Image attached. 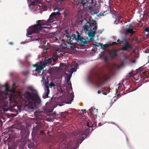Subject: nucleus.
<instances>
[{
  "instance_id": "1",
  "label": "nucleus",
  "mask_w": 149,
  "mask_h": 149,
  "mask_svg": "<svg viewBox=\"0 0 149 149\" xmlns=\"http://www.w3.org/2000/svg\"><path fill=\"white\" fill-rule=\"evenodd\" d=\"M60 15L59 11L56 13H52L50 15L49 17L46 22H44L42 20H38L36 21V24H35L33 26H30L27 31L26 35H31L33 33H38L42 29V26L45 25H48L53 23L54 21V18H55L57 16Z\"/></svg>"
},
{
  "instance_id": "2",
  "label": "nucleus",
  "mask_w": 149,
  "mask_h": 149,
  "mask_svg": "<svg viewBox=\"0 0 149 149\" xmlns=\"http://www.w3.org/2000/svg\"><path fill=\"white\" fill-rule=\"evenodd\" d=\"M64 31V35L66 38V43L68 44H73L74 43L72 41L74 40L76 41L77 43L79 46H84L87 44L86 39L81 36L78 31H76L77 35L74 33L71 34V32L69 31L68 30H65Z\"/></svg>"
},
{
  "instance_id": "3",
  "label": "nucleus",
  "mask_w": 149,
  "mask_h": 149,
  "mask_svg": "<svg viewBox=\"0 0 149 149\" xmlns=\"http://www.w3.org/2000/svg\"><path fill=\"white\" fill-rule=\"evenodd\" d=\"M24 96L26 100L28 102L29 105L31 109L35 108L36 104L39 105L41 103V99L36 91L30 92L26 91Z\"/></svg>"
},
{
  "instance_id": "4",
  "label": "nucleus",
  "mask_w": 149,
  "mask_h": 149,
  "mask_svg": "<svg viewBox=\"0 0 149 149\" xmlns=\"http://www.w3.org/2000/svg\"><path fill=\"white\" fill-rule=\"evenodd\" d=\"M88 28L95 32L97 28V25L95 21L92 22L87 21L85 25L83 27V30L86 33L88 31Z\"/></svg>"
},
{
  "instance_id": "5",
  "label": "nucleus",
  "mask_w": 149,
  "mask_h": 149,
  "mask_svg": "<svg viewBox=\"0 0 149 149\" xmlns=\"http://www.w3.org/2000/svg\"><path fill=\"white\" fill-rule=\"evenodd\" d=\"M53 82H51L49 84H46L45 85L46 89H45V92L43 93L42 97L44 99H45L46 98L48 97V95L49 93L50 90L49 89V88H52V87L56 86Z\"/></svg>"
},
{
  "instance_id": "6",
  "label": "nucleus",
  "mask_w": 149,
  "mask_h": 149,
  "mask_svg": "<svg viewBox=\"0 0 149 149\" xmlns=\"http://www.w3.org/2000/svg\"><path fill=\"white\" fill-rule=\"evenodd\" d=\"M89 124V122L87 123L86 126L88 127L86 128L85 130H79L78 132V134L80 135H85L87 136L89 134L91 130V128L95 126V125L94 124H93L92 125H90Z\"/></svg>"
},
{
  "instance_id": "7",
  "label": "nucleus",
  "mask_w": 149,
  "mask_h": 149,
  "mask_svg": "<svg viewBox=\"0 0 149 149\" xmlns=\"http://www.w3.org/2000/svg\"><path fill=\"white\" fill-rule=\"evenodd\" d=\"M118 50L115 49L110 50L108 53L109 57L111 59L114 58L118 55Z\"/></svg>"
},
{
  "instance_id": "8",
  "label": "nucleus",
  "mask_w": 149,
  "mask_h": 149,
  "mask_svg": "<svg viewBox=\"0 0 149 149\" xmlns=\"http://www.w3.org/2000/svg\"><path fill=\"white\" fill-rule=\"evenodd\" d=\"M125 43L122 47L121 50L125 51H127L128 49L132 48V45L127 42L126 39L124 40Z\"/></svg>"
},
{
  "instance_id": "9",
  "label": "nucleus",
  "mask_w": 149,
  "mask_h": 149,
  "mask_svg": "<svg viewBox=\"0 0 149 149\" xmlns=\"http://www.w3.org/2000/svg\"><path fill=\"white\" fill-rule=\"evenodd\" d=\"M33 67H36V68L34 70L36 71H39L42 70L43 68L45 67L46 65L41 63H38L36 64L33 65Z\"/></svg>"
},
{
  "instance_id": "10",
  "label": "nucleus",
  "mask_w": 149,
  "mask_h": 149,
  "mask_svg": "<svg viewBox=\"0 0 149 149\" xmlns=\"http://www.w3.org/2000/svg\"><path fill=\"white\" fill-rule=\"evenodd\" d=\"M132 27V26L130 25H129V28H126L125 31V34L126 35L130 34L132 36L135 33V31H133Z\"/></svg>"
},
{
  "instance_id": "11",
  "label": "nucleus",
  "mask_w": 149,
  "mask_h": 149,
  "mask_svg": "<svg viewBox=\"0 0 149 149\" xmlns=\"http://www.w3.org/2000/svg\"><path fill=\"white\" fill-rule=\"evenodd\" d=\"M67 139L65 137H64L62 139V141L60 143V148L61 149H66L67 148V147L66 142Z\"/></svg>"
},
{
  "instance_id": "12",
  "label": "nucleus",
  "mask_w": 149,
  "mask_h": 149,
  "mask_svg": "<svg viewBox=\"0 0 149 149\" xmlns=\"http://www.w3.org/2000/svg\"><path fill=\"white\" fill-rule=\"evenodd\" d=\"M100 3L99 5L97 6V4H95L94 5L95 8L93 11H91V13L93 14H97L100 11Z\"/></svg>"
},
{
  "instance_id": "13",
  "label": "nucleus",
  "mask_w": 149,
  "mask_h": 149,
  "mask_svg": "<svg viewBox=\"0 0 149 149\" xmlns=\"http://www.w3.org/2000/svg\"><path fill=\"white\" fill-rule=\"evenodd\" d=\"M4 93L2 91L0 92V102H4L5 101V99L7 97L6 95H3Z\"/></svg>"
},
{
  "instance_id": "14",
  "label": "nucleus",
  "mask_w": 149,
  "mask_h": 149,
  "mask_svg": "<svg viewBox=\"0 0 149 149\" xmlns=\"http://www.w3.org/2000/svg\"><path fill=\"white\" fill-rule=\"evenodd\" d=\"M101 90L103 93V94L104 95H107L110 92L109 88L107 87H102L101 88Z\"/></svg>"
},
{
  "instance_id": "15",
  "label": "nucleus",
  "mask_w": 149,
  "mask_h": 149,
  "mask_svg": "<svg viewBox=\"0 0 149 149\" xmlns=\"http://www.w3.org/2000/svg\"><path fill=\"white\" fill-rule=\"evenodd\" d=\"M52 61V58H48L46 57L44 59V61L43 64H45L46 65L48 63H50Z\"/></svg>"
},
{
  "instance_id": "16",
  "label": "nucleus",
  "mask_w": 149,
  "mask_h": 149,
  "mask_svg": "<svg viewBox=\"0 0 149 149\" xmlns=\"http://www.w3.org/2000/svg\"><path fill=\"white\" fill-rule=\"evenodd\" d=\"M89 111L93 115H95V113L97 114L98 112L97 109L94 108H91L89 109Z\"/></svg>"
},
{
  "instance_id": "17",
  "label": "nucleus",
  "mask_w": 149,
  "mask_h": 149,
  "mask_svg": "<svg viewBox=\"0 0 149 149\" xmlns=\"http://www.w3.org/2000/svg\"><path fill=\"white\" fill-rule=\"evenodd\" d=\"M15 102V100L14 99V97L11 96H10L8 101H7V104H10L12 103H14Z\"/></svg>"
},
{
  "instance_id": "18",
  "label": "nucleus",
  "mask_w": 149,
  "mask_h": 149,
  "mask_svg": "<svg viewBox=\"0 0 149 149\" xmlns=\"http://www.w3.org/2000/svg\"><path fill=\"white\" fill-rule=\"evenodd\" d=\"M111 45V44H106L103 45L102 44H100V45L101 47V48L103 49H105L106 48L108 47L109 46Z\"/></svg>"
},
{
  "instance_id": "19",
  "label": "nucleus",
  "mask_w": 149,
  "mask_h": 149,
  "mask_svg": "<svg viewBox=\"0 0 149 149\" xmlns=\"http://www.w3.org/2000/svg\"><path fill=\"white\" fill-rule=\"evenodd\" d=\"M70 77H67V81H66V84H67L68 86H70L71 87V88H72V85L71 84V81H70Z\"/></svg>"
},
{
  "instance_id": "20",
  "label": "nucleus",
  "mask_w": 149,
  "mask_h": 149,
  "mask_svg": "<svg viewBox=\"0 0 149 149\" xmlns=\"http://www.w3.org/2000/svg\"><path fill=\"white\" fill-rule=\"evenodd\" d=\"M52 56L53 57H52L51 58H52V60L54 62L55 61L57 60L58 56L56 54L54 53L53 54Z\"/></svg>"
},
{
  "instance_id": "21",
  "label": "nucleus",
  "mask_w": 149,
  "mask_h": 149,
  "mask_svg": "<svg viewBox=\"0 0 149 149\" xmlns=\"http://www.w3.org/2000/svg\"><path fill=\"white\" fill-rule=\"evenodd\" d=\"M34 146V145L33 143L31 142L28 145V147L30 149L33 148Z\"/></svg>"
},
{
  "instance_id": "22",
  "label": "nucleus",
  "mask_w": 149,
  "mask_h": 149,
  "mask_svg": "<svg viewBox=\"0 0 149 149\" xmlns=\"http://www.w3.org/2000/svg\"><path fill=\"white\" fill-rule=\"evenodd\" d=\"M94 1L95 0H86L85 2H86V3H87L93 5L94 3Z\"/></svg>"
},
{
  "instance_id": "23",
  "label": "nucleus",
  "mask_w": 149,
  "mask_h": 149,
  "mask_svg": "<svg viewBox=\"0 0 149 149\" xmlns=\"http://www.w3.org/2000/svg\"><path fill=\"white\" fill-rule=\"evenodd\" d=\"M88 35L89 37H91L92 38H93L95 36V33L91 32H88Z\"/></svg>"
},
{
  "instance_id": "24",
  "label": "nucleus",
  "mask_w": 149,
  "mask_h": 149,
  "mask_svg": "<svg viewBox=\"0 0 149 149\" xmlns=\"http://www.w3.org/2000/svg\"><path fill=\"white\" fill-rule=\"evenodd\" d=\"M31 5H36L37 4H38L40 3V2L39 1H32L31 2Z\"/></svg>"
},
{
  "instance_id": "25",
  "label": "nucleus",
  "mask_w": 149,
  "mask_h": 149,
  "mask_svg": "<svg viewBox=\"0 0 149 149\" xmlns=\"http://www.w3.org/2000/svg\"><path fill=\"white\" fill-rule=\"evenodd\" d=\"M27 89L31 91H35V90L33 88V87L31 86H29L27 87Z\"/></svg>"
},
{
  "instance_id": "26",
  "label": "nucleus",
  "mask_w": 149,
  "mask_h": 149,
  "mask_svg": "<svg viewBox=\"0 0 149 149\" xmlns=\"http://www.w3.org/2000/svg\"><path fill=\"white\" fill-rule=\"evenodd\" d=\"M117 19H116V20H117V22H118L120 20L123 18V16L121 15H120L118 16H117Z\"/></svg>"
},
{
  "instance_id": "27",
  "label": "nucleus",
  "mask_w": 149,
  "mask_h": 149,
  "mask_svg": "<svg viewBox=\"0 0 149 149\" xmlns=\"http://www.w3.org/2000/svg\"><path fill=\"white\" fill-rule=\"evenodd\" d=\"M143 67H141L139 68L137 70L138 72H141V71L143 70Z\"/></svg>"
},
{
  "instance_id": "28",
  "label": "nucleus",
  "mask_w": 149,
  "mask_h": 149,
  "mask_svg": "<svg viewBox=\"0 0 149 149\" xmlns=\"http://www.w3.org/2000/svg\"><path fill=\"white\" fill-rule=\"evenodd\" d=\"M86 0H81V3L83 6H84L86 4Z\"/></svg>"
},
{
  "instance_id": "29",
  "label": "nucleus",
  "mask_w": 149,
  "mask_h": 149,
  "mask_svg": "<svg viewBox=\"0 0 149 149\" xmlns=\"http://www.w3.org/2000/svg\"><path fill=\"white\" fill-rule=\"evenodd\" d=\"M103 84V82H100L99 83L97 84V86L98 88H100L102 85Z\"/></svg>"
},
{
  "instance_id": "30",
  "label": "nucleus",
  "mask_w": 149,
  "mask_h": 149,
  "mask_svg": "<svg viewBox=\"0 0 149 149\" xmlns=\"http://www.w3.org/2000/svg\"><path fill=\"white\" fill-rule=\"evenodd\" d=\"M145 75V76H144V78H148V77H149V74L148 75H146V74H146V72H142Z\"/></svg>"
},
{
  "instance_id": "31",
  "label": "nucleus",
  "mask_w": 149,
  "mask_h": 149,
  "mask_svg": "<svg viewBox=\"0 0 149 149\" xmlns=\"http://www.w3.org/2000/svg\"><path fill=\"white\" fill-rule=\"evenodd\" d=\"M118 43H117L116 42H112V44H111V45H118Z\"/></svg>"
},
{
  "instance_id": "32",
  "label": "nucleus",
  "mask_w": 149,
  "mask_h": 149,
  "mask_svg": "<svg viewBox=\"0 0 149 149\" xmlns=\"http://www.w3.org/2000/svg\"><path fill=\"white\" fill-rule=\"evenodd\" d=\"M15 88L13 87L11 90V91L13 92H15Z\"/></svg>"
},
{
  "instance_id": "33",
  "label": "nucleus",
  "mask_w": 149,
  "mask_h": 149,
  "mask_svg": "<svg viewBox=\"0 0 149 149\" xmlns=\"http://www.w3.org/2000/svg\"><path fill=\"white\" fill-rule=\"evenodd\" d=\"M8 149H15V148L14 146H11L9 147Z\"/></svg>"
},
{
  "instance_id": "34",
  "label": "nucleus",
  "mask_w": 149,
  "mask_h": 149,
  "mask_svg": "<svg viewBox=\"0 0 149 149\" xmlns=\"http://www.w3.org/2000/svg\"><path fill=\"white\" fill-rule=\"evenodd\" d=\"M145 30L146 32H149V27H147L145 29Z\"/></svg>"
},
{
  "instance_id": "35",
  "label": "nucleus",
  "mask_w": 149,
  "mask_h": 149,
  "mask_svg": "<svg viewBox=\"0 0 149 149\" xmlns=\"http://www.w3.org/2000/svg\"><path fill=\"white\" fill-rule=\"evenodd\" d=\"M53 39L54 41H57L58 40V38L56 37H53Z\"/></svg>"
},
{
  "instance_id": "36",
  "label": "nucleus",
  "mask_w": 149,
  "mask_h": 149,
  "mask_svg": "<svg viewBox=\"0 0 149 149\" xmlns=\"http://www.w3.org/2000/svg\"><path fill=\"white\" fill-rule=\"evenodd\" d=\"M105 11H104L103 13H100V14H99L98 15H97V16H99V15H100V16H104V13H105Z\"/></svg>"
},
{
  "instance_id": "37",
  "label": "nucleus",
  "mask_w": 149,
  "mask_h": 149,
  "mask_svg": "<svg viewBox=\"0 0 149 149\" xmlns=\"http://www.w3.org/2000/svg\"><path fill=\"white\" fill-rule=\"evenodd\" d=\"M83 21V20H79V21H78V23L79 24H81L82 23Z\"/></svg>"
},
{
  "instance_id": "38",
  "label": "nucleus",
  "mask_w": 149,
  "mask_h": 149,
  "mask_svg": "<svg viewBox=\"0 0 149 149\" xmlns=\"http://www.w3.org/2000/svg\"><path fill=\"white\" fill-rule=\"evenodd\" d=\"M45 133L43 131H41L40 132V134L41 135H44L45 134Z\"/></svg>"
},
{
  "instance_id": "39",
  "label": "nucleus",
  "mask_w": 149,
  "mask_h": 149,
  "mask_svg": "<svg viewBox=\"0 0 149 149\" xmlns=\"http://www.w3.org/2000/svg\"><path fill=\"white\" fill-rule=\"evenodd\" d=\"M129 76L130 77H132L134 76L133 74H132V72H130L129 74Z\"/></svg>"
},
{
  "instance_id": "40",
  "label": "nucleus",
  "mask_w": 149,
  "mask_h": 149,
  "mask_svg": "<svg viewBox=\"0 0 149 149\" xmlns=\"http://www.w3.org/2000/svg\"><path fill=\"white\" fill-rule=\"evenodd\" d=\"M89 9L90 10H92V11H93L92 10H94L92 6L89 7Z\"/></svg>"
},
{
  "instance_id": "41",
  "label": "nucleus",
  "mask_w": 149,
  "mask_h": 149,
  "mask_svg": "<svg viewBox=\"0 0 149 149\" xmlns=\"http://www.w3.org/2000/svg\"><path fill=\"white\" fill-rule=\"evenodd\" d=\"M124 40L125 39H124ZM124 41H120L119 42H118V44L119 45H121V44H122V43H123L124 42Z\"/></svg>"
},
{
  "instance_id": "42",
  "label": "nucleus",
  "mask_w": 149,
  "mask_h": 149,
  "mask_svg": "<svg viewBox=\"0 0 149 149\" xmlns=\"http://www.w3.org/2000/svg\"><path fill=\"white\" fill-rule=\"evenodd\" d=\"M84 139V138L83 137H81L80 138V140L82 141Z\"/></svg>"
},
{
  "instance_id": "43",
  "label": "nucleus",
  "mask_w": 149,
  "mask_h": 149,
  "mask_svg": "<svg viewBox=\"0 0 149 149\" xmlns=\"http://www.w3.org/2000/svg\"><path fill=\"white\" fill-rule=\"evenodd\" d=\"M146 53H149V49H147L145 51Z\"/></svg>"
},
{
  "instance_id": "44",
  "label": "nucleus",
  "mask_w": 149,
  "mask_h": 149,
  "mask_svg": "<svg viewBox=\"0 0 149 149\" xmlns=\"http://www.w3.org/2000/svg\"><path fill=\"white\" fill-rule=\"evenodd\" d=\"M38 128L40 129L41 127V125H38Z\"/></svg>"
},
{
  "instance_id": "45",
  "label": "nucleus",
  "mask_w": 149,
  "mask_h": 149,
  "mask_svg": "<svg viewBox=\"0 0 149 149\" xmlns=\"http://www.w3.org/2000/svg\"><path fill=\"white\" fill-rule=\"evenodd\" d=\"M23 73V74L25 75H26V74H28V72H24Z\"/></svg>"
},
{
  "instance_id": "46",
  "label": "nucleus",
  "mask_w": 149,
  "mask_h": 149,
  "mask_svg": "<svg viewBox=\"0 0 149 149\" xmlns=\"http://www.w3.org/2000/svg\"><path fill=\"white\" fill-rule=\"evenodd\" d=\"M9 131H14L13 130H12V128H10V129H9Z\"/></svg>"
},
{
  "instance_id": "47",
  "label": "nucleus",
  "mask_w": 149,
  "mask_h": 149,
  "mask_svg": "<svg viewBox=\"0 0 149 149\" xmlns=\"http://www.w3.org/2000/svg\"><path fill=\"white\" fill-rule=\"evenodd\" d=\"M97 92L98 94H100L101 93V91H98Z\"/></svg>"
},
{
  "instance_id": "48",
  "label": "nucleus",
  "mask_w": 149,
  "mask_h": 149,
  "mask_svg": "<svg viewBox=\"0 0 149 149\" xmlns=\"http://www.w3.org/2000/svg\"><path fill=\"white\" fill-rule=\"evenodd\" d=\"M104 60L105 61H107V57H105L104 58Z\"/></svg>"
},
{
  "instance_id": "49",
  "label": "nucleus",
  "mask_w": 149,
  "mask_h": 149,
  "mask_svg": "<svg viewBox=\"0 0 149 149\" xmlns=\"http://www.w3.org/2000/svg\"><path fill=\"white\" fill-rule=\"evenodd\" d=\"M10 44L11 45H13V43L12 42H11L10 43Z\"/></svg>"
},
{
  "instance_id": "50",
  "label": "nucleus",
  "mask_w": 149,
  "mask_h": 149,
  "mask_svg": "<svg viewBox=\"0 0 149 149\" xmlns=\"http://www.w3.org/2000/svg\"><path fill=\"white\" fill-rule=\"evenodd\" d=\"M81 111H83V112L85 111H86V109H82L81 110Z\"/></svg>"
},
{
  "instance_id": "51",
  "label": "nucleus",
  "mask_w": 149,
  "mask_h": 149,
  "mask_svg": "<svg viewBox=\"0 0 149 149\" xmlns=\"http://www.w3.org/2000/svg\"><path fill=\"white\" fill-rule=\"evenodd\" d=\"M120 41L119 40H118L117 41V43H118V42H120Z\"/></svg>"
},
{
  "instance_id": "52",
  "label": "nucleus",
  "mask_w": 149,
  "mask_h": 149,
  "mask_svg": "<svg viewBox=\"0 0 149 149\" xmlns=\"http://www.w3.org/2000/svg\"><path fill=\"white\" fill-rule=\"evenodd\" d=\"M77 144L78 145H79V142H78V141H77Z\"/></svg>"
},
{
  "instance_id": "53",
  "label": "nucleus",
  "mask_w": 149,
  "mask_h": 149,
  "mask_svg": "<svg viewBox=\"0 0 149 149\" xmlns=\"http://www.w3.org/2000/svg\"><path fill=\"white\" fill-rule=\"evenodd\" d=\"M148 61H149V56H148Z\"/></svg>"
},
{
  "instance_id": "54",
  "label": "nucleus",
  "mask_w": 149,
  "mask_h": 149,
  "mask_svg": "<svg viewBox=\"0 0 149 149\" xmlns=\"http://www.w3.org/2000/svg\"><path fill=\"white\" fill-rule=\"evenodd\" d=\"M90 40H91L92 41H93L94 40L93 39H90Z\"/></svg>"
},
{
  "instance_id": "55",
  "label": "nucleus",
  "mask_w": 149,
  "mask_h": 149,
  "mask_svg": "<svg viewBox=\"0 0 149 149\" xmlns=\"http://www.w3.org/2000/svg\"><path fill=\"white\" fill-rule=\"evenodd\" d=\"M89 125H93V124H91V123H90Z\"/></svg>"
},
{
  "instance_id": "56",
  "label": "nucleus",
  "mask_w": 149,
  "mask_h": 149,
  "mask_svg": "<svg viewBox=\"0 0 149 149\" xmlns=\"http://www.w3.org/2000/svg\"><path fill=\"white\" fill-rule=\"evenodd\" d=\"M102 31H101V32H100V34H101V33H102Z\"/></svg>"
},
{
  "instance_id": "57",
  "label": "nucleus",
  "mask_w": 149,
  "mask_h": 149,
  "mask_svg": "<svg viewBox=\"0 0 149 149\" xmlns=\"http://www.w3.org/2000/svg\"><path fill=\"white\" fill-rule=\"evenodd\" d=\"M15 84H13V86H15Z\"/></svg>"
},
{
  "instance_id": "58",
  "label": "nucleus",
  "mask_w": 149,
  "mask_h": 149,
  "mask_svg": "<svg viewBox=\"0 0 149 149\" xmlns=\"http://www.w3.org/2000/svg\"><path fill=\"white\" fill-rule=\"evenodd\" d=\"M73 71H74V68H73Z\"/></svg>"
},
{
  "instance_id": "59",
  "label": "nucleus",
  "mask_w": 149,
  "mask_h": 149,
  "mask_svg": "<svg viewBox=\"0 0 149 149\" xmlns=\"http://www.w3.org/2000/svg\"><path fill=\"white\" fill-rule=\"evenodd\" d=\"M29 2V0H27Z\"/></svg>"
},
{
  "instance_id": "60",
  "label": "nucleus",
  "mask_w": 149,
  "mask_h": 149,
  "mask_svg": "<svg viewBox=\"0 0 149 149\" xmlns=\"http://www.w3.org/2000/svg\"><path fill=\"white\" fill-rule=\"evenodd\" d=\"M48 133H49V132H47V134H48Z\"/></svg>"
},
{
  "instance_id": "61",
  "label": "nucleus",
  "mask_w": 149,
  "mask_h": 149,
  "mask_svg": "<svg viewBox=\"0 0 149 149\" xmlns=\"http://www.w3.org/2000/svg\"><path fill=\"white\" fill-rule=\"evenodd\" d=\"M36 1H37L38 0H35Z\"/></svg>"
},
{
  "instance_id": "62",
  "label": "nucleus",
  "mask_w": 149,
  "mask_h": 149,
  "mask_svg": "<svg viewBox=\"0 0 149 149\" xmlns=\"http://www.w3.org/2000/svg\"><path fill=\"white\" fill-rule=\"evenodd\" d=\"M70 47V48H72V47H71V46Z\"/></svg>"
}]
</instances>
